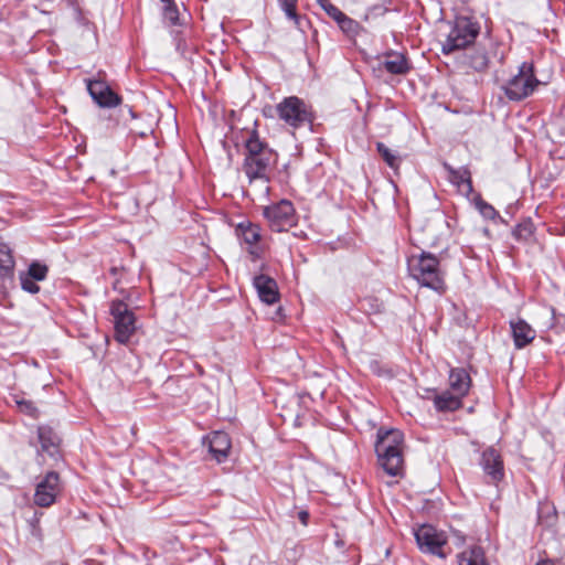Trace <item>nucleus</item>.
<instances>
[{"mask_svg": "<svg viewBox=\"0 0 565 565\" xmlns=\"http://www.w3.org/2000/svg\"><path fill=\"white\" fill-rule=\"evenodd\" d=\"M253 285L263 302L273 305L278 300L279 292L277 282L271 277L263 274L258 275L254 278Z\"/></svg>", "mask_w": 565, "mask_h": 565, "instance_id": "13", "label": "nucleus"}, {"mask_svg": "<svg viewBox=\"0 0 565 565\" xmlns=\"http://www.w3.org/2000/svg\"><path fill=\"white\" fill-rule=\"evenodd\" d=\"M536 565H554V564L550 561H543V562L537 563Z\"/></svg>", "mask_w": 565, "mask_h": 565, "instance_id": "36", "label": "nucleus"}, {"mask_svg": "<svg viewBox=\"0 0 565 565\" xmlns=\"http://www.w3.org/2000/svg\"><path fill=\"white\" fill-rule=\"evenodd\" d=\"M434 393V405L438 412H454L461 407L462 397L456 393H450L448 391L443 392L441 394H436L435 391H429Z\"/></svg>", "mask_w": 565, "mask_h": 565, "instance_id": "19", "label": "nucleus"}, {"mask_svg": "<svg viewBox=\"0 0 565 565\" xmlns=\"http://www.w3.org/2000/svg\"><path fill=\"white\" fill-rule=\"evenodd\" d=\"M49 273V268L46 265L41 264L39 262H33L30 264L28 271L25 274L30 276L31 278L42 281L46 278Z\"/></svg>", "mask_w": 565, "mask_h": 565, "instance_id": "28", "label": "nucleus"}, {"mask_svg": "<svg viewBox=\"0 0 565 565\" xmlns=\"http://www.w3.org/2000/svg\"><path fill=\"white\" fill-rule=\"evenodd\" d=\"M459 565H487L482 547L473 545L458 555Z\"/></svg>", "mask_w": 565, "mask_h": 565, "instance_id": "22", "label": "nucleus"}, {"mask_svg": "<svg viewBox=\"0 0 565 565\" xmlns=\"http://www.w3.org/2000/svg\"><path fill=\"white\" fill-rule=\"evenodd\" d=\"M38 436L42 450L53 456L58 445V437L54 430L49 426H40L38 429Z\"/></svg>", "mask_w": 565, "mask_h": 565, "instance_id": "21", "label": "nucleus"}, {"mask_svg": "<svg viewBox=\"0 0 565 565\" xmlns=\"http://www.w3.org/2000/svg\"><path fill=\"white\" fill-rule=\"evenodd\" d=\"M298 518L300 520V522L303 524V525H307L308 523V519H309V513L307 511H300L298 513Z\"/></svg>", "mask_w": 565, "mask_h": 565, "instance_id": "35", "label": "nucleus"}, {"mask_svg": "<svg viewBox=\"0 0 565 565\" xmlns=\"http://www.w3.org/2000/svg\"><path fill=\"white\" fill-rule=\"evenodd\" d=\"M445 169L448 171L450 182L454 183L461 193L469 195L472 192L471 174L467 168L454 169L445 163Z\"/></svg>", "mask_w": 565, "mask_h": 565, "instance_id": "18", "label": "nucleus"}, {"mask_svg": "<svg viewBox=\"0 0 565 565\" xmlns=\"http://www.w3.org/2000/svg\"><path fill=\"white\" fill-rule=\"evenodd\" d=\"M449 386L451 391L462 398L468 394L471 386L469 373L462 367H454L449 371Z\"/></svg>", "mask_w": 565, "mask_h": 565, "instance_id": "16", "label": "nucleus"}, {"mask_svg": "<svg viewBox=\"0 0 565 565\" xmlns=\"http://www.w3.org/2000/svg\"><path fill=\"white\" fill-rule=\"evenodd\" d=\"M87 90L94 102L100 107H115L120 104V97L102 79H87Z\"/></svg>", "mask_w": 565, "mask_h": 565, "instance_id": "11", "label": "nucleus"}, {"mask_svg": "<svg viewBox=\"0 0 565 565\" xmlns=\"http://www.w3.org/2000/svg\"><path fill=\"white\" fill-rule=\"evenodd\" d=\"M409 275L423 287L444 292L445 281L438 258L431 253L423 252L412 255L407 260Z\"/></svg>", "mask_w": 565, "mask_h": 565, "instance_id": "3", "label": "nucleus"}, {"mask_svg": "<svg viewBox=\"0 0 565 565\" xmlns=\"http://www.w3.org/2000/svg\"><path fill=\"white\" fill-rule=\"evenodd\" d=\"M381 64L385 71L395 75H404L411 70V63L407 57L398 52L387 53Z\"/></svg>", "mask_w": 565, "mask_h": 565, "instance_id": "17", "label": "nucleus"}, {"mask_svg": "<svg viewBox=\"0 0 565 565\" xmlns=\"http://www.w3.org/2000/svg\"><path fill=\"white\" fill-rule=\"evenodd\" d=\"M480 466L491 482L498 483L504 477L503 460L500 452L493 447L483 450L480 458Z\"/></svg>", "mask_w": 565, "mask_h": 565, "instance_id": "12", "label": "nucleus"}, {"mask_svg": "<svg viewBox=\"0 0 565 565\" xmlns=\"http://www.w3.org/2000/svg\"><path fill=\"white\" fill-rule=\"evenodd\" d=\"M14 260L10 248L6 244H0V277H11L13 274Z\"/></svg>", "mask_w": 565, "mask_h": 565, "instance_id": "23", "label": "nucleus"}, {"mask_svg": "<svg viewBox=\"0 0 565 565\" xmlns=\"http://www.w3.org/2000/svg\"><path fill=\"white\" fill-rule=\"evenodd\" d=\"M376 150L379 154L382 157V159L386 162V164L396 170L398 169L401 164V157L397 154L396 151L390 149L385 143L377 142L376 143Z\"/></svg>", "mask_w": 565, "mask_h": 565, "instance_id": "25", "label": "nucleus"}, {"mask_svg": "<svg viewBox=\"0 0 565 565\" xmlns=\"http://www.w3.org/2000/svg\"><path fill=\"white\" fill-rule=\"evenodd\" d=\"M128 110H129V113H130L131 117H134V118H135V113L131 110V108H129Z\"/></svg>", "mask_w": 565, "mask_h": 565, "instance_id": "39", "label": "nucleus"}, {"mask_svg": "<svg viewBox=\"0 0 565 565\" xmlns=\"http://www.w3.org/2000/svg\"><path fill=\"white\" fill-rule=\"evenodd\" d=\"M163 17L171 24H177L178 23L179 11H178V8H177L174 1L168 2V3H163Z\"/></svg>", "mask_w": 565, "mask_h": 565, "instance_id": "32", "label": "nucleus"}, {"mask_svg": "<svg viewBox=\"0 0 565 565\" xmlns=\"http://www.w3.org/2000/svg\"><path fill=\"white\" fill-rule=\"evenodd\" d=\"M209 450L217 462L228 457L232 444L230 436L224 431H213L209 437Z\"/></svg>", "mask_w": 565, "mask_h": 565, "instance_id": "14", "label": "nucleus"}, {"mask_svg": "<svg viewBox=\"0 0 565 565\" xmlns=\"http://www.w3.org/2000/svg\"><path fill=\"white\" fill-rule=\"evenodd\" d=\"M323 10L335 22L339 21V19H341L343 17V14H344L338 7L333 6L330 2H326V4H323Z\"/></svg>", "mask_w": 565, "mask_h": 565, "instance_id": "34", "label": "nucleus"}, {"mask_svg": "<svg viewBox=\"0 0 565 565\" xmlns=\"http://www.w3.org/2000/svg\"><path fill=\"white\" fill-rule=\"evenodd\" d=\"M297 1L298 0H278V3L287 18L292 20L297 26H300V17L296 11Z\"/></svg>", "mask_w": 565, "mask_h": 565, "instance_id": "27", "label": "nucleus"}, {"mask_svg": "<svg viewBox=\"0 0 565 565\" xmlns=\"http://www.w3.org/2000/svg\"><path fill=\"white\" fill-rule=\"evenodd\" d=\"M162 3L172 2L173 0H160Z\"/></svg>", "mask_w": 565, "mask_h": 565, "instance_id": "38", "label": "nucleus"}, {"mask_svg": "<svg viewBox=\"0 0 565 565\" xmlns=\"http://www.w3.org/2000/svg\"><path fill=\"white\" fill-rule=\"evenodd\" d=\"M263 215L274 232H284L296 225V213L294 205L288 200L265 206Z\"/></svg>", "mask_w": 565, "mask_h": 565, "instance_id": "8", "label": "nucleus"}, {"mask_svg": "<svg viewBox=\"0 0 565 565\" xmlns=\"http://www.w3.org/2000/svg\"><path fill=\"white\" fill-rule=\"evenodd\" d=\"M236 234L246 244L252 246L260 239V227L249 221H244L236 226Z\"/></svg>", "mask_w": 565, "mask_h": 565, "instance_id": "20", "label": "nucleus"}, {"mask_svg": "<svg viewBox=\"0 0 565 565\" xmlns=\"http://www.w3.org/2000/svg\"><path fill=\"white\" fill-rule=\"evenodd\" d=\"M318 3L323 8V4H326V2H329L328 0H317Z\"/></svg>", "mask_w": 565, "mask_h": 565, "instance_id": "37", "label": "nucleus"}, {"mask_svg": "<svg viewBox=\"0 0 565 565\" xmlns=\"http://www.w3.org/2000/svg\"><path fill=\"white\" fill-rule=\"evenodd\" d=\"M480 32L478 22L467 17H458L450 26L446 40L441 44L444 54H449L457 50H462L472 44Z\"/></svg>", "mask_w": 565, "mask_h": 565, "instance_id": "4", "label": "nucleus"}, {"mask_svg": "<svg viewBox=\"0 0 565 565\" xmlns=\"http://www.w3.org/2000/svg\"><path fill=\"white\" fill-rule=\"evenodd\" d=\"M38 280L31 278L25 273L20 274V282L21 287L24 291L30 294H38L40 291V287L36 284Z\"/></svg>", "mask_w": 565, "mask_h": 565, "instance_id": "31", "label": "nucleus"}, {"mask_svg": "<svg viewBox=\"0 0 565 565\" xmlns=\"http://www.w3.org/2000/svg\"><path fill=\"white\" fill-rule=\"evenodd\" d=\"M339 28L348 35H355L359 31V23L348 17L347 14H343L339 21H337Z\"/></svg>", "mask_w": 565, "mask_h": 565, "instance_id": "29", "label": "nucleus"}, {"mask_svg": "<svg viewBox=\"0 0 565 565\" xmlns=\"http://www.w3.org/2000/svg\"><path fill=\"white\" fill-rule=\"evenodd\" d=\"M539 85L540 81L535 77L533 64L524 62L520 65L518 74L507 82L503 89L510 100H522L530 96Z\"/></svg>", "mask_w": 565, "mask_h": 565, "instance_id": "5", "label": "nucleus"}, {"mask_svg": "<svg viewBox=\"0 0 565 565\" xmlns=\"http://www.w3.org/2000/svg\"><path fill=\"white\" fill-rule=\"evenodd\" d=\"M110 313L114 318L115 338L120 343H127L136 331V318L128 305L121 300H113Z\"/></svg>", "mask_w": 565, "mask_h": 565, "instance_id": "9", "label": "nucleus"}, {"mask_svg": "<svg viewBox=\"0 0 565 565\" xmlns=\"http://www.w3.org/2000/svg\"><path fill=\"white\" fill-rule=\"evenodd\" d=\"M14 402L20 412H22L31 417L38 416V408L33 404V402L26 401L24 398H19L18 396H14Z\"/></svg>", "mask_w": 565, "mask_h": 565, "instance_id": "30", "label": "nucleus"}, {"mask_svg": "<svg viewBox=\"0 0 565 565\" xmlns=\"http://www.w3.org/2000/svg\"><path fill=\"white\" fill-rule=\"evenodd\" d=\"M276 111L279 119L292 128L311 124L313 120L310 106L297 96L285 97L277 104Z\"/></svg>", "mask_w": 565, "mask_h": 565, "instance_id": "6", "label": "nucleus"}, {"mask_svg": "<svg viewBox=\"0 0 565 565\" xmlns=\"http://www.w3.org/2000/svg\"><path fill=\"white\" fill-rule=\"evenodd\" d=\"M467 64L477 72L484 71L488 67L489 58L484 50H475L467 56Z\"/></svg>", "mask_w": 565, "mask_h": 565, "instance_id": "24", "label": "nucleus"}, {"mask_svg": "<svg viewBox=\"0 0 565 565\" xmlns=\"http://www.w3.org/2000/svg\"><path fill=\"white\" fill-rule=\"evenodd\" d=\"M403 443L404 435L398 429H380L375 443V452L379 466L391 477L403 472Z\"/></svg>", "mask_w": 565, "mask_h": 565, "instance_id": "2", "label": "nucleus"}, {"mask_svg": "<svg viewBox=\"0 0 565 565\" xmlns=\"http://www.w3.org/2000/svg\"><path fill=\"white\" fill-rule=\"evenodd\" d=\"M511 332L516 349H522L535 339V330L523 319L510 322Z\"/></svg>", "mask_w": 565, "mask_h": 565, "instance_id": "15", "label": "nucleus"}, {"mask_svg": "<svg viewBox=\"0 0 565 565\" xmlns=\"http://www.w3.org/2000/svg\"><path fill=\"white\" fill-rule=\"evenodd\" d=\"M244 149L243 171L249 183L262 182L267 194L269 192L270 172L278 161L277 152L259 138L256 130L248 132L244 140Z\"/></svg>", "mask_w": 565, "mask_h": 565, "instance_id": "1", "label": "nucleus"}, {"mask_svg": "<svg viewBox=\"0 0 565 565\" xmlns=\"http://www.w3.org/2000/svg\"><path fill=\"white\" fill-rule=\"evenodd\" d=\"M534 233V224L530 218H526L519 223L513 230V235L516 239L527 241Z\"/></svg>", "mask_w": 565, "mask_h": 565, "instance_id": "26", "label": "nucleus"}, {"mask_svg": "<svg viewBox=\"0 0 565 565\" xmlns=\"http://www.w3.org/2000/svg\"><path fill=\"white\" fill-rule=\"evenodd\" d=\"M477 207L480 211V213L487 218L492 220L497 215V211L493 209V206L482 200H479L477 202Z\"/></svg>", "mask_w": 565, "mask_h": 565, "instance_id": "33", "label": "nucleus"}, {"mask_svg": "<svg viewBox=\"0 0 565 565\" xmlns=\"http://www.w3.org/2000/svg\"><path fill=\"white\" fill-rule=\"evenodd\" d=\"M418 548L423 553L433 554L446 558L448 553L444 551L447 545V536L430 524H423L414 532Z\"/></svg>", "mask_w": 565, "mask_h": 565, "instance_id": "7", "label": "nucleus"}, {"mask_svg": "<svg viewBox=\"0 0 565 565\" xmlns=\"http://www.w3.org/2000/svg\"><path fill=\"white\" fill-rule=\"evenodd\" d=\"M60 490L58 475L55 471L47 472L36 486L34 503L43 508L52 505Z\"/></svg>", "mask_w": 565, "mask_h": 565, "instance_id": "10", "label": "nucleus"}]
</instances>
